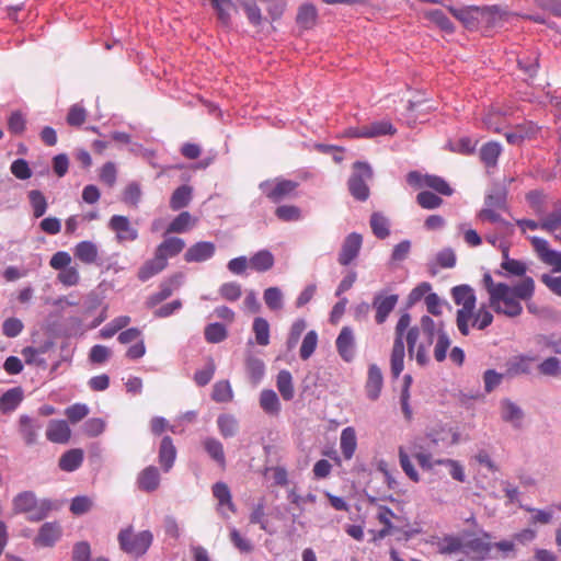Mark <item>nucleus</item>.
I'll return each mask as SVG.
<instances>
[{
    "mask_svg": "<svg viewBox=\"0 0 561 561\" xmlns=\"http://www.w3.org/2000/svg\"><path fill=\"white\" fill-rule=\"evenodd\" d=\"M204 334H205V340L208 343H213V344L220 343L224 340H226L228 336V332H227V329L225 328V325L221 323H218V322L208 324L205 328Z\"/></svg>",
    "mask_w": 561,
    "mask_h": 561,
    "instance_id": "a18cd8bd",
    "label": "nucleus"
},
{
    "mask_svg": "<svg viewBox=\"0 0 561 561\" xmlns=\"http://www.w3.org/2000/svg\"><path fill=\"white\" fill-rule=\"evenodd\" d=\"M500 414L504 422L510 423L513 428L520 430L525 413L520 407L510 399H503L500 402Z\"/></svg>",
    "mask_w": 561,
    "mask_h": 561,
    "instance_id": "f8f14e48",
    "label": "nucleus"
},
{
    "mask_svg": "<svg viewBox=\"0 0 561 561\" xmlns=\"http://www.w3.org/2000/svg\"><path fill=\"white\" fill-rule=\"evenodd\" d=\"M363 237L357 232L350 233L343 241L337 261L341 265H350L359 254Z\"/></svg>",
    "mask_w": 561,
    "mask_h": 561,
    "instance_id": "1a4fd4ad",
    "label": "nucleus"
},
{
    "mask_svg": "<svg viewBox=\"0 0 561 561\" xmlns=\"http://www.w3.org/2000/svg\"><path fill=\"white\" fill-rule=\"evenodd\" d=\"M449 11L451 14L463 23L465 26L471 28L477 26L479 21L488 14L486 8L480 7H462V8H454L449 7Z\"/></svg>",
    "mask_w": 561,
    "mask_h": 561,
    "instance_id": "9d476101",
    "label": "nucleus"
},
{
    "mask_svg": "<svg viewBox=\"0 0 561 561\" xmlns=\"http://www.w3.org/2000/svg\"><path fill=\"white\" fill-rule=\"evenodd\" d=\"M13 514H25L30 522H41L51 511V502L39 500L33 491H22L12 499Z\"/></svg>",
    "mask_w": 561,
    "mask_h": 561,
    "instance_id": "20e7f679",
    "label": "nucleus"
},
{
    "mask_svg": "<svg viewBox=\"0 0 561 561\" xmlns=\"http://www.w3.org/2000/svg\"><path fill=\"white\" fill-rule=\"evenodd\" d=\"M465 541L456 537H445L438 542V551L443 554L461 553Z\"/></svg>",
    "mask_w": 561,
    "mask_h": 561,
    "instance_id": "864d4df0",
    "label": "nucleus"
},
{
    "mask_svg": "<svg viewBox=\"0 0 561 561\" xmlns=\"http://www.w3.org/2000/svg\"><path fill=\"white\" fill-rule=\"evenodd\" d=\"M340 448L344 459L350 460L353 458L357 448V437L354 427L347 426L341 432Z\"/></svg>",
    "mask_w": 561,
    "mask_h": 561,
    "instance_id": "393cba45",
    "label": "nucleus"
},
{
    "mask_svg": "<svg viewBox=\"0 0 561 561\" xmlns=\"http://www.w3.org/2000/svg\"><path fill=\"white\" fill-rule=\"evenodd\" d=\"M339 355L345 360L351 362L355 356V336L352 328L343 327L335 341Z\"/></svg>",
    "mask_w": 561,
    "mask_h": 561,
    "instance_id": "4468645a",
    "label": "nucleus"
},
{
    "mask_svg": "<svg viewBox=\"0 0 561 561\" xmlns=\"http://www.w3.org/2000/svg\"><path fill=\"white\" fill-rule=\"evenodd\" d=\"M398 455H399L400 466H401L403 472L407 474V477L410 480H412L413 482H420L421 477H420L419 472L415 470V468L410 459V456L408 455V453L405 451V449L403 447H399Z\"/></svg>",
    "mask_w": 561,
    "mask_h": 561,
    "instance_id": "09e8293b",
    "label": "nucleus"
},
{
    "mask_svg": "<svg viewBox=\"0 0 561 561\" xmlns=\"http://www.w3.org/2000/svg\"><path fill=\"white\" fill-rule=\"evenodd\" d=\"M276 387L285 401H289L295 396L291 374L288 370H280L276 378Z\"/></svg>",
    "mask_w": 561,
    "mask_h": 561,
    "instance_id": "c9c22d12",
    "label": "nucleus"
},
{
    "mask_svg": "<svg viewBox=\"0 0 561 561\" xmlns=\"http://www.w3.org/2000/svg\"><path fill=\"white\" fill-rule=\"evenodd\" d=\"M255 341L261 346H266L270 343V324L264 318L257 317L252 325Z\"/></svg>",
    "mask_w": 561,
    "mask_h": 561,
    "instance_id": "58836bf2",
    "label": "nucleus"
},
{
    "mask_svg": "<svg viewBox=\"0 0 561 561\" xmlns=\"http://www.w3.org/2000/svg\"><path fill=\"white\" fill-rule=\"evenodd\" d=\"M527 266L524 262L513 259L512 261H502L500 268L495 271V274L503 277H526Z\"/></svg>",
    "mask_w": 561,
    "mask_h": 561,
    "instance_id": "2f4dec72",
    "label": "nucleus"
},
{
    "mask_svg": "<svg viewBox=\"0 0 561 561\" xmlns=\"http://www.w3.org/2000/svg\"><path fill=\"white\" fill-rule=\"evenodd\" d=\"M233 398L231 385L228 380L217 381L213 387L211 399L216 402H230Z\"/></svg>",
    "mask_w": 561,
    "mask_h": 561,
    "instance_id": "79ce46f5",
    "label": "nucleus"
},
{
    "mask_svg": "<svg viewBox=\"0 0 561 561\" xmlns=\"http://www.w3.org/2000/svg\"><path fill=\"white\" fill-rule=\"evenodd\" d=\"M416 202L424 209H435L443 204V199L430 191L420 192Z\"/></svg>",
    "mask_w": 561,
    "mask_h": 561,
    "instance_id": "4d7b16f0",
    "label": "nucleus"
},
{
    "mask_svg": "<svg viewBox=\"0 0 561 561\" xmlns=\"http://www.w3.org/2000/svg\"><path fill=\"white\" fill-rule=\"evenodd\" d=\"M367 133H364L366 138H373L383 135H393L397 129L389 121H378L366 125Z\"/></svg>",
    "mask_w": 561,
    "mask_h": 561,
    "instance_id": "4c0bfd02",
    "label": "nucleus"
},
{
    "mask_svg": "<svg viewBox=\"0 0 561 561\" xmlns=\"http://www.w3.org/2000/svg\"><path fill=\"white\" fill-rule=\"evenodd\" d=\"M265 305L271 310H279L283 308V294L278 287H268L263 295Z\"/></svg>",
    "mask_w": 561,
    "mask_h": 561,
    "instance_id": "6e6d98bb",
    "label": "nucleus"
},
{
    "mask_svg": "<svg viewBox=\"0 0 561 561\" xmlns=\"http://www.w3.org/2000/svg\"><path fill=\"white\" fill-rule=\"evenodd\" d=\"M373 178V170L366 162H355L353 173L348 180V190L352 196L360 202L369 197V187L367 182Z\"/></svg>",
    "mask_w": 561,
    "mask_h": 561,
    "instance_id": "423d86ee",
    "label": "nucleus"
},
{
    "mask_svg": "<svg viewBox=\"0 0 561 561\" xmlns=\"http://www.w3.org/2000/svg\"><path fill=\"white\" fill-rule=\"evenodd\" d=\"M213 8L216 11L218 21L225 25L229 26L231 22V13L237 12V8L233 4L232 0H209Z\"/></svg>",
    "mask_w": 561,
    "mask_h": 561,
    "instance_id": "f704fd0d",
    "label": "nucleus"
},
{
    "mask_svg": "<svg viewBox=\"0 0 561 561\" xmlns=\"http://www.w3.org/2000/svg\"><path fill=\"white\" fill-rule=\"evenodd\" d=\"M399 300L398 295L383 296L378 294L374 297L373 308L376 310L375 320L378 324H382L388 316L396 308Z\"/></svg>",
    "mask_w": 561,
    "mask_h": 561,
    "instance_id": "2eb2a0df",
    "label": "nucleus"
},
{
    "mask_svg": "<svg viewBox=\"0 0 561 561\" xmlns=\"http://www.w3.org/2000/svg\"><path fill=\"white\" fill-rule=\"evenodd\" d=\"M41 425L35 422L28 415H21L19 419V433L21 434L24 443L27 446L35 445L37 443V431Z\"/></svg>",
    "mask_w": 561,
    "mask_h": 561,
    "instance_id": "4be33fe9",
    "label": "nucleus"
},
{
    "mask_svg": "<svg viewBox=\"0 0 561 561\" xmlns=\"http://www.w3.org/2000/svg\"><path fill=\"white\" fill-rule=\"evenodd\" d=\"M213 495L218 501L219 507H227L229 512L236 513L237 508L232 502L229 486L225 482H216L213 488Z\"/></svg>",
    "mask_w": 561,
    "mask_h": 561,
    "instance_id": "7c9ffc66",
    "label": "nucleus"
},
{
    "mask_svg": "<svg viewBox=\"0 0 561 561\" xmlns=\"http://www.w3.org/2000/svg\"><path fill=\"white\" fill-rule=\"evenodd\" d=\"M100 181L107 185L108 187H113L116 183L117 179V170L113 162H106L100 170L99 174Z\"/></svg>",
    "mask_w": 561,
    "mask_h": 561,
    "instance_id": "0e129e2a",
    "label": "nucleus"
},
{
    "mask_svg": "<svg viewBox=\"0 0 561 561\" xmlns=\"http://www.w3.org/2000/svg\"><path fill=\"white\" fill-rule=\"evenodd\" d=\"M117 540L119 548L136 558L144 556L150 548L153 536L149 530L134 534L133 527L128 526L118 533Z\"/></svg>",
    "mask_w": 561,
    "mask_h": 561,
    "instance_id": "39448f33",
    "label": "nucleus"
},
{
    "mask_svg": "<svg viewBox=\"0 0 561 561\" xmlns=\"http://www.w3.org/2000/svg\"><path fill=\"white\" fill-rule=\"evenodd\" d=\"M137 484L145 492L156 491L160 485L159 470L153 466L146 467L138 474Z\"/></svg>",
    "mask_w": 561,
    "mask_h": 561,
    "instance_id": "412c9836",
    "label": "nucleus"
},
{
    "mask_svg": "<svg viewBox=\"0 0 561 561\" xmlns=\"http://www.w3.org/2000/svg\"><path fill=\"white\" fill-rule=\"evenodd\" d=\"M220 296L228 301H236L241 297V286L236 282H228L220 286Z\"/></svg>",
    "mask_w": 561,
    "mask_h": 561,
    "instance_id": "e2e57ef3",
    "label": "nucleus"
},
{
    "mask_svg": "<svg viewBox=\"0 0 561 561\" xmlns=\"http://www.w3.org/2000/svg\"><path fill=\"white\" fill-rule=\"evenodd\" d=\"M318 344V334L316 331H309L301 343L300 346V357L302 359H308L314 352Z\"/></svg>",
    "mask_w": 561,
    "mask_h": 561,
    "instance_id": "13d9d810",
    "label": "nucleus"
},
{
    "mask_svg": "<svg viewBox=\"0 0 561 561\" xmlns=\"http://www.w3.org/2000/svg\"><path fill=\"white\" fill-rule=\"evenodd\" d=\"M561 226V207L550 213L541 222L540 228L547 231H554Z\"/></svg>",
    "mask_w": 561,
    "mask_h": 561,
    "instance_id": "774afa93",
    "label": "nucleus"
},
{
    "mask_svg": "<svg viewBox=\"0 0 561 561\" xmlns=\"http://www.w3.org/2000/svg\"><path fill=\"white\" fill-rule=\"evenodd\" d=\"M411 316L404 312L394 327V340L390 355V369L393 378H398L404 368L405 347L411 358L420 366L430 363V350L434 345L433 355L436 362L442 363L447 357L451 340L445 330L443 321L436 322L430 316H422L417 325L411 327Z\"/></svg>",
    "mask_w": 561,
    "mask_h": 561,
    "instance_id": "f257e3e1",
    "label": "nucleus"
},
{
    "mask_svg": "<svg viewBox=\"0 0 561 561\" xmlns=\"http://www.w3.org/2000/svg\"><path fill=\"white\" fill-rule=\"evenodd\" d=\"M533 358H527L525 356H519L514 358L507 364V374L510 375H519V374H529L530 373V360Z\"/></svg>",
    "mask_w": 561,
    "mask_h": 561,
    "instance_id": "bf43d9fd",
    "label": "nucleus"
},
{
    "mask_svg": "<svg viewBox=\"0 0 561 561\" xmlns=\"http://www.w3.org/2000/svg\"><path fill=\"white\" fill-rule=\"evenodd\" d=\"M73 255L81 263L92 265L98 262L99 248L92 241H81L73 248Z\"/></svg>",
    "mask_w": 561,
    "mask_h": 561,
    "instance_id": "6ab92c4d",
    "label": "nucleus"
},
{
    "mask_svg": "<svg viewBox=\"0 0 561 561\" xmlns=\"http://www.w3.org/2000/svg\"><path fill=\"white\" fill-rule=\"evenodd\" d=\"M183 277V273L178 272L160 283L159 294L162 296L164 300L171 297L174 289L179 288L182 285Z\"/></svg>",
    "mask_w": 561,
    "mask_h": 561,
    "instance_id": "ea45409f",
    "label": "nucleus"
},
{
    "mask_svg": "<svg viewBox=\"0 0 561 561\" xmlns=\"http://www.w3.org/2000/svg\"><path fill=\"white\" fill-rule=\"evenodd\" d=\"M23 400L21 388H12L0 397V410L2 413L13 412Z\"/></svg>",
    "mask_w": 561,
    "mask_h": 561,
    "instance_id": "72a5a7b5",
    "label": "nucleus"
},
{
    "mask_svg": "<svg viewBox=\"0 0 561 561\" xmlns=\"http://www.w3.org/2000/svg\"><path fill=\"white\" fill-rule=\"evenodd\" d=\"M26 121L20 111L12 112L8 119V128L14 135H22L25 130Z\"/></svg>",
    "mask_w": 561,
    "mask_h": 561,
    "instance_id": "69168bd1",
    "label": "nucleus"
},
{
    "mask_svg": "<svg viewBox=\"0 0 561 561\" xmlns=\"http://www.w3.org/2000/svg\"><path fill=\"white\" fill-rule=\"evenodd\" d=\"M192 198V190L190 186L182 185L178 187L171 198H170V207L173 210H179L186 207Z\"/></svg>",
    "mask_w": 561,
    "mask_h": 561,
    "instance_id": "e433bc0d",
    "label": "nucleus"
},
{
    "mask_svg": "<svg viewBox=\"0 0 561 561\" xmlns=\"http://www.w3.org/2000/svg\"><path fill=\"white\" fill-rule=\"evenodd\" d=\"M197 218L188 211L180 213L168 226L165 233H184L195 227Z\"/></svg>",
    "mask_w": 561,
    "mask_h": 561,
    "instance_id": "bb28decb",
    "label": "nucleus"
},
{
    "mask_svg": "<svg viewBox=\"0 0 561 561\" xmlns=\"http://www.w3.org/2000/svg\"><path fill=\"white\" fill-rule=\"evenodd\" d=\"M261 409L273 416H277L280 412V402L276 392L272 389H264L260 393Z\"/></svg>",
    "mask_w": 561,
    "mask_h": 561,
    "instance_id": "c756f323",
    "label": "nucleus"
},
{
    "mask_svg": "<svg viewBox=\"0 0 561 561\" xmlns=\"http://www.w3.org/2000/svg\"><path fill=\"white\" fill-rule=\"evenodd\" d=\"M108 228L115 232L119 243L131 242L138 238V230L134 228L126 216L114 215L108 221Z\"/></svg>",
    "mask_w": 561,
    "mask_h": 561,
    "instance_id": "6e6552de",
    "label": "nucleus"
},
{
    "mask_svg": "<svg viewBox=\"0 0 561 561\" xmlns=\"http://www.w3.org/2000/svg\"><path fill=\"white\" fill-rule=\"evenodd\" d=\"M424 186L430 187L437 193L450 196L453 194V188L449 184L440 176L426 174L424 179Z\"/></svg>",
    "mask_w": 561,
    "mask_h": 561,
    "instance_id": "8fccbe9b",
    "label": "nucleus"
},
{
    "mask_svg": "<svg viewBox=\"0 0 561 561\" xmlns=\"http://www.w3.org/2000/svg\"><path fill=\"white\" fill-rule=\"evenodd\" d=\"M424 18L433 22L440 30L453 33L454 25L450 20L440 10H428L424 12Z\"/></svg>",
    "mask_w": 561,
    "mask_h": 561,
    "instance_id": "37998d69",
    "label": "nucleus"
},
{
    "mask_svg": "<svg viewBox=\"0 0 561 561\" xmlns=\"http://www.w3.org/2000/svg\"><path fill=\"white\" fill-rule=\"evenodd\" d=\"M72 561H91V546L88 541H79L73 546Z\"/></svg>",
    "mask_w": 561,
    "mask_h": 561,
    "instance_id": "338daca9",
    "label": "nucleus"
},
{
    "mask_svg": "<svg viewBox=\"0 0 561 561\" xmlns=\"http://www.w3.org/2000/svg\"><path fill=\"white\" fill-rule=\"evenodd\" d=\"M141 187L138 183H129L123 191L122 201L133 207H137L141 199Z\"/></svg>",
    "mask_w": 561,
    "mask_h": 561,
    "instance_id": "603ef678",
    "label": "nucleus"
},
{
    "mask_svg": "<svg viewBox=\"0 0 561 561\" xmlns=\"http://www.w3.org/2000/svg\"><path fill=\"white\" fill-rule=\"evenodd\" d=\"M46 437L55 444H67L71 437V430L66 421L51 420L47 425Z\"/></svg>",
    "mask_w": 561,
    "mask_h": 561,
    "instance_id": "f3484780",
    "label": "nucleus"
},
{
    "mask_svg": "<svg viewBox=\"0 0 561 561\" xmlns=\"http://www.w3.org/2000/svg\"><path fill=\"white\" fill-rule=\"evenodd\" d=\"M370 227L374 234L379 239H385L390 233L388 219L379 213H374L371 215Z\"/></svg>",
    "mask_w": 561,
    "mask_h": 561,
    "instance_id": "49530a36",
    "label": "nucleus"
},
{
    "mask_svg": "<svg viewBox=\"0 0 561 561\" xmlns=\"http://www.w3.org/2000/svg\"><path fill=\"white\" fill-rule=\"evenodd\" d=\"M298 182L276 178L272 181H265L260 184V190L273 203H279L283 199L294 195L298 187Z\"/></svg>",
    "mask_w": 561,
    "mask_h": 561,
    "instance_id": "0eeeda50",
    "label": "nucleus"
},
{
    "mask_svg": "<svg viewBox=\"0 0 561 561\" xmlns=\"http://www.w3.org/2000/svg\"><path fill=\"white\" fill-rule=\"evenodd\" d=\"M83 459L84 454L82 449H69L59 458L58 467L65 472H72L81 467Z\"/></svg>",
    "mask_w": 561,
    "mask_h": 561,
    "instance_id": "5701e85b",
    "label": "nucleus"
},
{
    "mask_svg": "<svg viewBox=\"0 0 561 561\" xmlns=\"http://www.w3.org/2000/svg\"><path fill=\"white\" fill-rule=\"evenodd\" d=\"M275 216L285 222L298 221L301 219V210L295 205H280L275 209Z\"/></svg>",
    "mask_w": 561,
    "mask_h": 561,
    "instance_id": "3c124183",
    "label": "nucleus"
},
{
    "mask_svg": "<svg viewBox=\"0 0 561 561\" xmlns=\"http://www.w3.org/2000/svg\"><path fill=\"white\" fill-rule=\"evenodd\" d=\"M216 245L209 241H199L192 244L184 253V260L187 263H201L211 259L215 255Z\"/></svg>",
    "mask_w": 561,
    "mask_h": 561,
    "instance_id": "9b49d317",
    "label": "nucleus"
},
{
    "mask_svg": "<svg viewBox=\"0 0 561 561\" xmlns=\"http://www.w3.org/2000/svg\"><path fill=\"white\" fill-rule=\"evenodd\" d=\"M28 198L33 208L34 217H42L47 209V201L43 193L37 190H33L28 193Z\"/></svg>",
    "mask_w": 561,
    "mask_h": 561,
    "instance_id": "5fc2aeb1",
    "label": "nucleus"
},
{
    "mask_svg": "<svg viewBox=\"0 0 561 561\" xmlns=\"http://www.w3.org/2000/svg\"><path fill=\"white\" fill-rule=\"evenodd\" d=\"M453 298L456 305L462 308L457 311V327L462 335L469 334V323L479 330L485 329L491 323V313L486 310L474 312L476 296L467 285H460L453 288Z\"/></svg>",
    "mask_w": 561,
    "mask_h": 561,
    "instance_id": "7ed1b4c3",
    "label": "nucleus"
},
{
    "mask_svg": "<svg viewBox=\"0 0 561 561\" xmlns=\"http://www.w3.org/2000/svg\"><path fill=\"white\" fill-rule=\"evenodd\" d=\"M489 543L479 538L465 541L462 557L458 561H483L489 554Z\"/></svg>",
    "mask_w": 561,
    "mask_h": 561,
    "instance_id": "ddd939ff",
    "label": "nucleus"
},
{
    "mask_svg": "<svg viewBox=\"0 0 561 561\" xmlns=\"http://www.w3.org/2000/svg\"><path fill=\"white\" fill-rule=\"evenodd\" d=\"M274 263V255L268 250H261L249 259V266L259 273L270 271Z\"/></svg>",
    "mask_w": 561,
    "mask_h": 561,
    "instance_id": "c85d7f7f",
    "label": "nucleus"
},
{
    "mask_svg": "<svg viewBox=\"0 0 561 561\" xmlns=\"http://www.w3.org/2000/svg\"><path fill=\"white\" fill-rule=\"evenodd\" d=\"M247 373L252 383L257 385L264 376L265 365L262 359L251 357L245 364Z\"/></svg>",
    "mask_w": 561,
    "mask_h": 561,
    "instance_id": "de8ad7c7",
    "label": "nucleus"
},
{
    "mask_svg": "<svg viewBox=\"0 0 561 561\" xmlns=\"http://www.w3.org/2000/svg\"><path fill=\"white\" fill-rule=\"evenodd\" d=\"M382 386L383 376L381 369L376 364H370L365 383V391L368 399L376 401L380 397Z\"/></svg>",
    "mask_w": 561,
    "mask_h": 561,
    "instance_id": "dca6fc26",
    "label": "nucleus"
},
{
    "mask_svg": "<svg viewBox=\"0 0 561 561\" xmlns=\"http://www.w3.org/2000/svg\"><path fill=\"white\" fill-rule=\"evenodd\" d=\"M526 201L536 214L545 211V194L540 190H531L526 194Z\"/></svg>",
    "mask_w": 561,
    "mask_h": 561,
    "instance_id": "680f3d73",
    "label": "nucleus"
},
{
    "mask_svg": "<svg viewBox=\"0 0 561 561\" xmlns=\"http://www.w3.org/2000/svg\"><path fill=\"white\" fill-rule=\"evenodd\" d=\"M535 294L533 277L526 276L514 286L505 283H493V312L510 318L518 317L523 307L520 300H529Z\"/></svg>",
    "mask_w": 561,
    "mask_h": 561,
    "instance_id": "f03ea898",
    "label": "nucleus"
},
{
    "mask_svg": "<svg viewBox=\"0 0 561 561\" xmlns=\"http://www.w3.org/2000/svg\"><path fill=\"white\" fill-rule=\"evenodd\" d=\"M168 262L161 257L156 251L153 257L147 260L138 270L137 276L139 280L147 282L153 276L160 274L168 267Z\"/></svg>",
    "mask_w": 561,
    "mask_h": 561,
    "instance_id": "a211bd4d",
    "label": "nucleus"
},
{
    "mask_svg": "<svg viewBox=\"0 0 561 561\" xmlns=\"http://www.w3.org/2000/svg\"><path fill=\"white\" fill-rule=\"evenodd\" d=\"M130 323V317L128 316H119L113 319L110 323H107L104 328L100 330V336L103 339H111L118 331L126 328Z\"/></svg>",
    "mask_w": 561,
    "mask_h": 561,
    "instance_id": "a19ab883",
    "label": "nucleus"
},
{
    "mask_svg": "<svg viewBox=\"0 0 561 561\" xmlns=\"http://www.w3.org/2000/svg\"><path fill=\"white\" fill-rule=\"evenodd\" d=\"M217 425L220 434L227 438L236 435L238 431V422L234 416L230 414H221L217 419Z\"/></svg>",
    "mask_w": 561,
    "mask_h": 561,
    "instance_id": "c03bdc74",
    "label": "nucleus"
},
{
    "mask_svg": "<svg viewBox=\"0 0 561 561\" xmlns=\"http://www.w3.org/2000/svg\"><path fill=\"white\" fill-rule=\"evenodd\" d=\"M61 536V528L57 523H45L39 528L36 542L44 547H51Z\"/></svg>",
    "mask_w": 561,
    "mask_h": 561,
    "instance_id": "a878e982",
    "label": "nucleus"
},
{
    "mask_svg": "<svg viewBox=\"0 0 561 561\" xmlns=\"http://www.w3.org/2000/svg\"><path fill=\"white\" fill-rule=\"evenodd\" d=\"M89 414V408L84 403H75L65 410V415L68 420L76 424L83 420Z\"/></svg>",
    "mask_w": 561,
    "mask_h": 561,
    "instance_id": "052dcab7",
    "label": "nucleus"
},
{
    "mask_svg": "<svg viewBox=\"0 0 561 561\" xmlns=\"http://www.w3.org/2000/svg\"><path fill=\"white\" fill-rule=\"evenodd\" d=\"M318 11L314 5L302 4L297 13L296 22L304 30H310L317 24Z\"/></svg>",
    "mask_w": 561,
    "mask_h": 561,
    "instance_id": "473e14b6",
    "label": "nucleus"
},
{
    "mask_svg": "<svg viewBox=\"0 0 561 561\" xmlns=\"http://www.w3.org/2000/svg\"><path fill=\"white\" fill-rule=\"evenodd\" d=\"M202 445L207 455L221 468H226V456L224 445L217 438L206 437Z\"/></svg>",
    "mask_w": 561,
    "mask_h": 561,
    "instance_id": "cd10ccee",
    "label": "nucleus"
},
{
    "mask_svg": "<svg viewBox=\"0 0 561 561\" xmlns=\"http://www.w3.org/2000/svg\"><path fill=\"white\" fill-rule=\"evenodd\" d=\"M185 248V241L179 237L165 238L158 247L156 252L168 262L170 257L179 255Z\"/></svg>",
    "mask_w": 561,
    "mask_h": 561,
    "instance_id": "aec40b11",
    "label": "nucleus"
},
{
    "mask_svg": "<svg viewBox=\"0 0 561 561\" xmlns=\"http://www.w3.org/2000/svg\"><path fill=\"white\" fill-rule=\"evenodd\" d=\"M175 458L176 448L173 445L172 438L170 436H164L159 448V463L165 472L172 468Z\"/></svg>",
    "mask_w": 561,
    "mask_h": 561,
    "instance_id": "b1692460",
    "label": "nucleus"
}]
</instances>
